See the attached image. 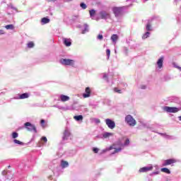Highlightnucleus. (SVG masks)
<instances>
[{"label":"nucleus","instance_id":"f257e3e1","mask_svg":"<svg viewBox=\"0 0 181 181\" xmlns=\"http://www.w3.org/2000/svg\"><path fill=\"white\" fill-rule=\"evenodd\" d=\"M59 63L62 66H69L70 67L76 66V61L74 59L62 58L59 59Z\"/></svg>","mask_w":181,"mask_h":181},{"label":"nucleus","instance_id":"f03ea898","mask_svg":"<svg viewBox=\"0 0 181 181\" xmlns=\"http://www.w3.org/2000/svg\"><path fill=\"white\" fill-rule=\"evenodd\" d=\"M126 124L129 125V127H135L136 125V120L132 117L131 115H128L125 117L124 119Z\"/></svg>","mask_w":181,"mask_h":181},{"label":"nucleus","instance_id":"7ed1b4c3","mask_svg":"<svg viewBox=\"0 0 181 181\" xmlns=\"http://www.w3.org/2000/svg\"><path fill=\"white\" fill-rule=\"evenodd\" d=\"M163 111H165V112H171L173 114H176V112H179V111H181V107H169V106H164L163 107Z\"/></svg>","mask_w":181,"mask_h":181},{"label":"nucleus","instance_id":"20e7f679","mask_svg":"<svg viewBox=\"0 0 181 181\" xmlns=\"http://www.w3.org/2000/svg\"><path fill=\"white\" fill-rule=\"evenodd\" d=\"M24 127L27 131H30V132H35V134L37 133V130L36 129L35 124H32V123L29 122L24 124Z\"/></svg>","mask_w":181,"mask_h":181},{"label":"nucleus","instance_id":"39448f33","mask_svg":"<svg viewBox=\"0 0 181 181\" xmlns=\"http://www.w3.org/2000/svg\"><path fill=\"white\" fill-rule=\"evenodd\" d=\"M105 122L110 129H114L115 128V122L114 120L107 118L105 119Z\"/></svg>","mask_w":181,"mask_h":181},{"label":"nucleus","instance_id":"423d86ee","mask_svg":"<svg viewBox=\"0 0 181 181\" xmlns=\"http://www.w3.org/2000/svg\"><path fill=\"white\" fill-rule=\"evenodd\" d=\"M124 11V7H115L113 8V13H115V16L116 18H118L121 13H122V11Z\"/></svg>","mask_w":181,"mask_h":181},{"label":"nucleus","instance_id":"0eeeda50","mask_svg":"<svg viewBox=\"0 0 181 181\" xmlns=\"http://www.w3.org/2000/svg\"><path fill=\"white\" fill-rule=\"evenodd\" d=\"M70 135H71L70 130L66 128L63 134L62 142H64V141H68L69 138H70Z\"/></svg>","mask_w":181,"mask_h":181},{"label":"nucleus","instance_id":"6e6552de","mask_svg":"<svg viewBox=\"0 0 181 181\" xmlns=\"http://www.w3.org/2000/svg\"><path fill=\"white\" fill-rule=\"evenodd\" d=\"M153 169V166L152 165H150L149 166H146L141 168L139 170L140 173H146V172H149Z\"/></svg>","mask_w":181,"mask_h":181},{"label":"nucleus","instance_id":"1a4fd4ad","mask_svg":"<svg viewBox=\"0 0 181 181\" xmlns=\"http://www.w3.org/2000/svg\"><path fill=\"white\" fill-rule=\"evenodd\" d=\"M99 15L101 18V19H110V18H111V16L110 15V13H107V11H102L99 13Z\"/></svg>","mask_w":181,"mask_h":181},{"label":"nucleus","instance_id":"9d476101","mask_svg":"<svg viewBox=\"0 0 181 181\" xmlns=\"http://www.w3.org/2000/svg\"><path fill=\"white\" fill-rule=\"evenodd\" d=\"M173 163H176V160L173 158H169L163 161L162 166H168V165H172Z\"/></svg>","mask_w":181,"mask_h":181},{"label":"nucleus","instance_id":"9b49d317","mask_svg":"<svg viewBox=\"0 0 181 181\" xmlns=\"http://www.w3.org/2000/svg\"><path fill=\"white\" fill-rule=\"evenodd\" d=\"M91 96V89L90 87H87L85 89V93H83V98H88V97Z\"/></svg>","mask_w":181,"mask_h":181},{"label":"nucleus","instance_id":"f8f14e48","mask_svg":"<svg viewBox=\"0 0 181 181\" xmlns=\"http://www.w3.org/2000/svg\"><path fill=\"white\" fill-rule=\"evenodd\" d=\"M165 57L163 56L160 57L158 60L157 61V66H158V69H163V60H164Z\"/></svg>","mask_w":181,"mask_h":181},{"label":"nucleus","instance_id":"ddd939ff","mask_svg":"<svg viewBox=\"0 0 181 181\" xmlns=\"http://www.w3.org/2000/svg\"><path fill=\"white\" fill-rule=\"evenodd\" d=\"M63 43L66 47H70L71 46V39L70 38H63Z\"/></svg>","mask_w":181,"mask_h":181},{"label":"nucleus","instance_id":"4468645a","mask_svg":"<svg viewBox=\"0 0 181 181\" xmlns=\"http://www.w3.org/2000/svg\"><path fill=\"white\" fill-rule=\"evenodd\" d=\"M158 134L165 138V139H176V137H175L174 136H170L165 133H158Z\"/></svg>","mask_w":181,"mask_h":181},{"label":"nucleus","instance_id":"2eb2a0df","mask_svg":"<svg viewBox=\"0 0 181 181\" xmlns=\"http://www.w3.org/2000/svg\"><path fill=\"white\" fill-rule=\"evenodd\" d=\"M59 98H60V101H62V103H66V101H69L70 100V97H69L68 95H60Z\"/></svg>","mask_w":181,"mask_h":181},{"label":"nucleus","instance_id":"dca6fc26","mask_svg":"<svg viewBox=\"0 0 181 181\" xmlns=\"http://www.w3.org/2000/svg\"><path fill=\"white\" fill-rule=\"evenodd\" d=\"M50 23V19L47 17H44L41 19L42 25H46Z\"/></svg>","mask_w":181,"mask_h":181},{"label":"nucleus","instance_id":"f3484780","mask_svg":"<svg viewBox=\"0 0 181 181\" xmlns=\"http://www.w3.org/2000/svg\"><path fill=\"white\" fill-rule=\"evenodd\" d=\"M61 166H62V169H64L65 168H69V162H67L64 160H61Z\"/></svg>","mask_w":181,"mask_h":181},{"label":"nucleus","instance_id":"a211bd4d","mask_svg":"<svg viewBox=\"0 0 181 181\" xmlns=\"http://www.w3.org/2000/svg\"><path fill=\"white\" fill-rule=\"evenodd\" d=\"M87 32H88V25L84 24L81 33H82V35H86V33H87Z\"/></svg>","mask_w":181,"mask_h":181},{"label":"nucleus","instance_id":"6ab92c4d","mask_svg":"<svg viewBox=\"0 0 181 181\" xmlns=\"http://www.w3.org/2000/svg\"><path fill=\"white\" fill-rule=\"evenodd\" d=\"M111 40L113 42V43H117V41L118 40V35L116 34H113L111 36Z\"/></svg>","mask_w":181,"mask_h":181},{"label":"nucleus","instance_id":"aec40b11","mask_svg":"<svg viewBox=\"0 0 181 181\" xmlns=\"http://www.w3.org/2000/svg\"><path fill=\"white\" fill-rule=\"evenodd\" d=\"M172 103H175V104H180V98L177 97H173L172 98Z\"/></svg>","mask_w":181,"mask_h":181},{"label":"nucleus","instance_id":"412c9836","mask_svg":"<svg viewBox=\"0 0 181 181\" xmlns=\"http://www.w3.org/2000/svg\"><path fill=\"white\" fill-rule=\"evenodd\" d=\"M103 139H107V138H110V136H112V133L105 132L103 134Z\"/></svg>","mask_w":181,"mask_h":181},{"label":"nucleus","instance_id":"4be33fe9","mask_svg":"<svg viewBox=\"0 0 181 181\" xmlns=\"http://www.w3.org/2000/svg\"><path fill=\"white\" fill-rule=\"evenodd\" d=\"M151 36V33L149 31L146 32L143 36L142 39L144 40L145 39H148Z\"/></svg>","mask_w":181,"mask_h":181},{"label":"nucleus","instance_id":"5701e85b","mask_svg":"<svg viewBox=\"0 0 181 181\" xmlns=\"http://www.w3.org/2000/svg\"><path fill=\"white\" fill-rule=\"evenodd\" d=\"M8 9H11L12 11H14L13 13H16V12H18V8H16V7L13 6V5L12 4H10L8 6Z\"/></svg>","mask_w":181,"mask_h":181},{"label":"nucleus","instance_id":"b1692460","mask_svg":"<svg viewBox=\"0 0 181 181\" xmlns=\"http://www.w3.org/2000/svg\"><path fill=\"white\" fill-rule=\"evenodd\" d=\"M161 172H163V173H167V175H170V170H169L167 168H161Z\"/></svg>","mask_w":181,"mask_h":181},{"label":"nucleus","instance_id":"393cba45","mask_svg":"<svg viewBox=\"0 0 181 181\" xmlns=\"http://www.w3.org/2000/svg\"><path fill=\"white\" fill-rule=\"evenodd\" d=\"M6 29H7V30H13V29H15V27L13 26V24H9L5 26Z\"/></svg>","mask_w":181,"mask_h":181},{"label":"nucleus","instance_id":"a878e982","mask_svg":"<svg viewBox=\"0 0 181 181\" xmlns=\"http://www.w3.org/2000/svg\"><path fill=\"white\" fill-rule=\"evenodd\" d=\"M89 13H90V17L91 18V19H94V15H95V10H94V9L90 10Z\"/></svg>","mask_w":181,"mask_h":181},{"label":"nucleus","instance_id":"bb28decb","mask_svg":"<svg viewBox=\"0 0 181 181\" xmlns=\"http://www.w3.org/2000/svg\"><path fill=\"white\" fill-rule=\"evenodd\" d=\"M146 30H147V32H151V30H152V25H151V23L148 22L146 26Z\"/></svg>","mask_w":181,"mask_h":181},{"label":"nucleus","instance_id":"cd10ccee","mask_svg":"<svg viewBox=\"0 0 181 181\" xmlns=\"http://www.w3.org/2000/svg\"><path fill=\"white\" fill-rule=\"evenodd\" d=\"M74 119H75L76 121H82L83 115H80L74 116Z\"/></svg>","mask_w":181,"mask_h":181},{"label":"nucleus","instance_id":"c85d7f7f","mask_svg":"<svg viewBox=\"0 0 181 181\" xmlns=\"http://www.w3.org/2000/svg\"><path fill=\"white\" fill-rule=\"evenodd\" d=\"M13 139H16L19 136V134L16 132H13L11 134Z\"/></svg>","mask_w":181,"mask_h":181},{"label":"nucleus","instance_id":"c756f323","mask_svg":"<svg viewBox=\"0 0 181 181\" xmlns=\"http://www.w3.org/2000/svg\"><path fill=\"white\" fill-rule=\"evenodd\" d=\"M27 47L28 49H32L33 47H35V43H33V42H30L28 43Z\"/></svg>","mask_w":181,"mask_h":181},{"label":"nucleus","instance_id":"7c9ffc66","mask_svg":"<svg viewBox=\"0 0 181 181\" xmlns=\"http://www.w3.org/2000/svg\"><path fill=\"white\" fill-rule=\"evenodd\" d=\"M121 151H122V148H115V151L112 153V155H115V153H118V152H121Z\"/></svg>","mask_w":181,"mask_h":181},{"label":"nucleus","instance_id":"2f4dec72","mask_svg":"<svg viewBox=\"0 0 181 181\" xmlns=\"http://www.w3.org/2000/svg\"><path fill=\"white\" fill-rule=\"evenodd\" d=\"M14 100H23V93L18 95V96L14 97Z\"/></svg>","mask_w":181,"mask_h":181},{"label":"nucleus","instance_id":"473e14b6","mask_svg":"<svg viewBox=\"0 0 181 181\" xmlns=\"http://www.w3.org/2000/svg\"><path fill=\"white\" fill-rule=\"evenodd\" d=\"M13 142H14V144H16L17 145H23V142H22L16 139H13Z\"/></svg>","mask_w":181,"mask_h":181},{"label":"nucleus","instance_id":"72a5a7b5","mask_svg":"<svg viewBox=\"0 0 181 181\" xmlns=\"http://www.w3.org/2000/svg\"><path fill=\"white\" fill-rule=\"evenodd\" d=\"M106 54L107 60L110 59V56L111 54V50L110 49H106Z\"/></svg>","mask_w":181,"mask_h":181},{"label":"nucleus","instance_id":"f704fd0d","mask_svg":"<svg viewBox=\"0 0 181 181\" xmlns=\"http://www.w3.org/2000/svg\"><path fill=\"white\" fill-rule=\"evenodd\" d=\"M112 149H114L112 146H110L108 148H105L102 151V153H105V152H108V151H111Z\"/></svg>","mask_w":181,"mask_h":181},{"label":"nucleus","instance_id":"c9c22d12","mask_svg":"<svg viewBox=\"0 0 181 181\" xmlns=\"http://www.w3.org/2000/svg\"><path fill=\"white\" fill-rule=\"evenodd\" d=\"M80 6L82 9H87V4L86 3H81Z\"/></svg>","mask_w":181,"mask_h":181},{"label":"nucleus","instance_id":"e433bc0d","mask_svg":"<svg viewBox=\"0 0 181 181\" xmlns=\"http://www.w3.org/2000/svg\"><path fill=\"white\" fill-rule=\"evenodd\" d=\"M2 175H6V179H9V180H11L12 179V177H8V173H6V171H5V170H4L3 172H2Z\"/></svg>","mask_w":181,"mask_h":181},{"label":"nucleus","instance_id":"4c0bfd02","mask_svg":"<svg viewBox=\"0 0 181 181\" xmlns=\"http://www.w3.org/2000/svg\"><path fill=\"white\" fill-rule=\"evenodd\" d=\"M114 91H115V93H117L118 94H122V90L118 89L117 88H115Z\"/></svg>","mask_w":181,"mask_h":181},{"label":"nucleus","instance_id":"58836bf2","mask_svg":"<svg viewBox=\"0 0 181 181\" xmlns=\"http://www.w3.org/2000/svg\"><path fill=\"white\" fill-rule=\"evenodd\" d=\"M29 97H30V93H23V98H29Z\"/></svg>","mask_w":181,"mask_h":181},{"label":"nucleus","instance_id":"ea45409f","mask_svg":"<svg viewBox=\"0 0 181 181\" xmlns=\"http://www.w3.org/2000/svg\"><path fill=\"white\" fill-rule=\"evenodd\" d=\"M129 145V139H127L123 144L124 146H128Z\"/></svg>","mask_w":181,"mask_h":181},{"label":"nucleus","instance_id":"a19ab883","mask_svg":"<svg viewBox=\"0 0 181 181\" xmlns=\"http://www.w3.org/2000/svg\"><path fill=\"white\" fill-rule=\"evenodd\" d=\"M97 39H98V40H103V39H104V37L103 36V35L99 34V35L97 36Z\"/></svg>","mask_w":181,"mask_h":181},{"label":"nucleus","instance_id":"79ce46f5","mask_svg":"<svg viewBox=\"0 0 181 181\" xmlns=\"http://www.w3.org/2000/svg\"><path fill=\"white\" fill-rule=\"evenodd\" d=\"M96 138H98V139H104V136H103V134L97 135Z\"/></svg>","mask_w":181,"mask_h":181},{"label":"nucleus","instance_id":"37998d69","mask_svg":"<svg viewBox=\"0 0 181 181\" xmlns=\"http://www.w3.org/2000/svg\"><path fill=\"white\" fill-rule=\"evenodd\" d=\"M160 173V171H155L151 173V176L159 175Z\"/></svg>","mask_w":181,"mask_h":181},{"label":"nucleus","instance_id":"c03bdc74","mask_svg":"<svg viewBox=\"0 0 181 181\" xmlns=\"http://www.w3.org/2000/svg\"><path fill=\"white\" fill-rule=\"evenodd\" d=\"M98 151H99L98 148L94 147L93 148V151L94 152V153H98Z\"/></svg>","mask_w":181,"mask_h":181},{"label":"nucleus","instance_id":"a18cd8bd","mask_svg":"<svg viewBox=\"0 0 181 181\" xmlns=\"http://www.w3.org/2000/svg\"><path fill=\"white\" fill-rule=\"evenodd\" d=\"M103 78L108 83V76H107V74H103Z\"/></svg>","mask_w":181,"mask_h":181},{"label":"nucleus","instance_id":"49530a36","mask_svg":"<svg viewBox=\"0 0 181 181\" xmlns=\"http://www.w3.org/2000/svg\"><path fill=\"white\" fill-rule=\"evenodd\" d=\"M93 119H94L95 124H100V122H101L100 119L94 118Z\"/></svg>","mask_w":181,"mask_h":181},{"label":"nucleus","instance_id":"de8ad7c7","mask_svg":"<svg viewBox=\"0 0 181 181\" xmlns=\"http://www.w3.org/2000/svg\"><path fill=\"white\" fill-rule=\"evenodd\" d=\"M41 141H44L46 144V142H47V138L46 136H42L41 138Z\"/></svg>","mask_w":181,"mask_h":181},{"label":"nucleus","instance_id":"09e8293b","mask_svg":"<svg viewBox=\"0 0 181 181\" xmlns=\"http://www.w3.org/2000/svg\"><path fill=\"white\" fill-rule=\"evenodd\" d=\"M170 76H165V81H169V80H170Z\"/></svg>","mask_w":181,"mask_h":181},{"label":"nucleus","instance_id":"8fccbe9b","mask_svg":"<svg viewBox=\"0 0 181 181\" xmlns=\"http://www.w3.org/2000/svg\"><path fill=\"white\" fill-rule=\"evenodd\" d=\"M58 108H59V110H69V107H67V108L66 109V107H62V106H59Z\"/></svg>","mask_w":181,"mask_h":181},{"label":"nucleus","instance_id":"3c124183","mask_svg":"<svg viewBox=\"0 0 181 181\" xmlns=\"http://www.w3.org/2000/svg\"><path fill=\"white\" fill-rule=\"evenodd\" d=\"M141 90H146V86L142 85V86H141Z\"/></svg>","mask_w":181,"mask_h":181},{"label":"nucleus","instance_id":"603ef678","mask_svg":"<svg viewBox=\"0 0 181 181\" xmlns=\"http://www.w3.org/2000/svg\"><path fill=\"white\" fill-rule=\"evenodd\" d=\"M124 50L125 54H128V48L124 47Z\"/></svg>","mask_w":181,"mask_h":181},{"label":"nucleus","instance_id":"864d4df0","mask_svg":"<svg viewBox=\"0 0 181 181\" xmlns=\"http://www.w3.org/2000/svg\"><path fill=\"white\" fill-rule=\"evenodd\" d=\"M0 35H5V31H4V30H0Z\"/></svg>","mask_w":181,"mask_h":181},{"label":"nucleus","instance_id":"5fc2aeb1","mask_svg":"<svg viewBox=\"0 0 181 181\" xmlns=\"http://www.w3.org/2000/svg\"><path fill=\"white\" fill-rule=\"evenodd\" d=\"M52 163H54V165H56V166H57V164H56V163H57V160H54L52 161Z\"/></svg>","mask_w":181,"mask_h":181},{"label":"nucleus","instance_id":"6e6d98bb","mask_svg":"<svg viewBox=\"0 0 181 181\" xmlns=\"http://www.w3.org/2000/svg\"><path fill=\"white\" fill-rule=\"evenodd\" d=\"M40 124L41 125H43V124H45V119H41Z\"/></svg>","mask_w":181,"mask_h":181},{"label":"nucleus","instance_id":"4d7b16f0","mask_svg":"<svg viewBox=\"0 0 181 181\" xmlns=\"http://www.w3.org/2000/svg\"><path fill=\"white\" fill-rule=\"evenodd\" d=\"M49 1V2H56V1H57V0H48Z\"/></svg>","mask_w":181,"mask_h":181},{"label":"nucleus","instance_id":"13d9d810","mask_svg":"<svg viewBox=\"0 0 181 181\" xmlns=\"http://www.w3.org/2000/svg\"><path fill=\"white\" fill-rule=\"evenodd\" d=\"M72 108H73V110H77V109L75 108L74 106H72Z\"/></svg>","mask_w":181,"mask_h":181},{"label":"nucleus","instance_id":"bf43d9fd","mask_svg":"<svg viewBox=\"0 0 181 181\" xmlns=\"http://www.w3.org/2000/svg\"><path fill=\"white\" fill-rule=\"evenodd\" d=\"M179 119H180V121H181V116L179 117Z\"/></svg>","mask_w":181,"mask_h":181},{"label":"nucleus","instance_id":"052dcab7","mask_svg":"<svg viewBox=\"0 0 181 181\" xmlns=\"http://www.w3.org/2000/svg\"><path fill=\"white\" fill-rule=\"evenodd\" d=\"M73 1V0H67L68 2H70V1Z\"/></svg>","mask_w":181,"mask_h":181},{"label":"nucleus","instance_id":"680f3d73","mask_svg":"<svg viewBox=\"0 0 181 181\" xmlns=\"http://www.w3.org/2000/svg\"><path fill=\"white\" fill-rule=\"evenodd\" d=\"M8 168H11V165H8Z\"/></svg>","mask_w":181,"mask_h":181},{"label":"nucleus","instance_id":"e2e57ef3","mask_svg":"<svg viewBox=\"0 0 181 181\" xmlns=\"http://www.w3.org/2000/svg\"><path fill=\"white\" fill-rule=\"evenodd\" d=\"M61 144H64V143H63V141H62V143Z\"/></svg>","mask_w":181,"mask_h":181}]
</instances>
